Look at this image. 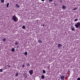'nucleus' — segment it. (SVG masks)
<instances>
[{
    "instance_id": "1",
    "label": "nucleus",
    "mask_w": 80,
    "mask_h": 80,
    "mask_svg": "<svg viewBox=\"0 0 80 80\" xmlns=\"http://www.w3.org/2000/svg\"><path fill=\"white\" fill-rule=\"evenodd\" d=\"M12 20L14 21V22H18V18L16 17V16L15 15H13L12 17Z\"/></svg>"
},
{
    "instance_id": "2",
    "label": "nucleus",
    "mask_w": 80,
    "mask_h": 80,
    "mask_svg": "<svg viewBox=\"0 0 80 80\" xmlns=\"http://www.w3.org/2000/svg\"><path fill=\"white\" fill-rule=\"evenodd\" d=\"M75 26L77 28H78V27L79 28H80V22H78L77 24L75 25Z\"/></svg>"
},
{
    "instance_id": "3",
    "label": "nucleus",
    "mask_w": 80,
    "mask_h": 80,
    "mask_svg": "<svg viewBox=\"0 0 80 80\" xmlns=\"http://www.w3.org/2000/svg\"><path fill=\"white\" fill-rule=\"evenodd\" d=\"M29 73L30 75H32L33 73V71L32 70H30L29 71Z\"/></svg>"
},
{
    "instance_id": "4",
    "label": "nucleus",
    "mask_w": 80,
    "mask_h": 80,
    "mask_svg": "<svg viewBox=\"0 0 80 80\" xmlns=\"http://www.w3.org/2000/svg\"><path fill=\"white\" fill-rule=\"evenodd\" d=\"M65 78V76L64 75H62V76H61V79H62V80H64V79Z\"/></svg>"
},
{
    "instance_id": "5",
    "label": "nucleus",
    "mask_w": 80,
    "mask_h": 80,
    "mask_svg": "<svg viewBox=\"0 0 80 80\" xmlns=\"http://www.w3.org/2000/svg\"><path fill=\"white\" fill-rule=\"evenodd\" d=\"M23 77H24V78H27V74L26 73H25L24 74H23Z\"/></svg>"
},
{
    "instance_id": "6",
    "label": "nucleus",
    "mask_w": 80,
    "mask_h": 80,
    "mask_svg": "<svg viewBox=\"0 0 80 80\" xmlns=\"http://www.w3.org/2000/svg\"><path fill=\"white\" fill-rule=\"evenodd\" d=\"M62 47V45L61 44H59L58 45V47L60 48V47Z\"/></svg>"
},
{
    "instance_id": "7",
    "label": "nucleus",
    "mask_w": 80,
    "mask_h": 80,
    "mask_svg": "<svg viewBox=\"0 0 80 80\" xmlns=\"http://www.w3.org/2000/svg\"><path fill=\"white\" fill-rule=\"evenodd\" d=\"M38 42L39 43H42V39H40L38 40Z\"/></svg>"
},
{
    "instance_id": "8",
    "label": "nucleus",
    "mask_w": 80,
    "mask_h": 80,
    "mask_svg": "<svg viewBox=\"0 0 80 80\" xmlns=\"http://www.w3.org/2000/svg\"><path fill=\"white\" fill-rule=\"evenodd\" d=\"M16 7L17 8H20V6L17 4H16Z\"/></svg>"
},
{
    "instance_id": "9",
    "label": "nucleus",
    "mask_w": 80,
    "mask_h": 80,
    "mask_svg": "<svg viewBox=\"0 0 80 80\" xmlns=\"http://www.w3.org/2000/svg\"><path fill=\"white\" fill-rule=\"evenodd\" d=\"M18 44H19V42H15V45H18Z\"/></svg>"
},
{
    "instance_id": "10",
    "label": "nucleus",
    "mask_w": 80,
    "mask_h": 80,
    "mask_svg": "<svg viewBox=\"0 0 80 80\" xmlns=\"http://www.w3.org/2000/svg\"><path fill=\"white\" fill-rule=\"evenodd\" d=\"M41 78H42V79H44V78H45V76H44V75H42Z\"/></svg>"
},
{
    "instance_id": "11",
    "label": "nucleus",
    "mask_w": 80,
    "mask_h": 80,
    "mask_svg": "<svg viewBox=\"0 0 80 80\" xmlns=\"http://www.w3.org/2000/svg\"><path fill=\"white\" fill-rule=\"evenodd\" d=\"M24 54L25 55H27V54H28V52H27L26 51L25 52Z\"/></svg>"
},
{
    "instance_id": "12",
    "label": "nucleus",
    "mask_w": 80,
    "mask_h": 80,
    "mask_svg": "<svg viewBox=\"0 0 80 80\" xmlns=\"http://www.w3.org/2000/svg\"><path fill=\"white\" fill-rule=\"evenodd\" d=\"M11 50L12 52H15V49L14 48H12V49Z\"/></svg>"
},
{
    "instance_id": "13",
    "label": "nucleus",
    "mask_w": 80,
    "mask_h": 80,
    "mask_svg": "<svg viewBox=\"0 0 80 80\" xmlns=\"http://www.w3.org/2000/svg\"><path fill=\"white\" fill-rule=\"evenodd\" d=\"M72 31H74V30H75V28H73V27H72Z\"/></svg>"
},
{
    "instance_id": "14",
    "label": "nucleus",
    "mask_w": 80,
    "mask_h": 80,
    "mask_svg": "<svg viewBox=\"0 0 80 80\" xmlns=\"http://www.w3.org/2000/svg\"><path fill=\"white\" fill-rule=\"evenodd\" d=\"M62 8L63 9H66V8H65V6H63Z\"/></svg>"
},
{
    "instance_id": "15",
    "label": "nucleus",
    "mask_w": 80,
    "mask_h": 80,
    "mask_svg": "<svg viewBox=\"0 0 80 80\" xmlns=\"http://www.w3.org/2000/svg\"><path fill=\"white\" fill-rule=\"evenodd\" d=\"M9 5V3H8L7 5H6V6H7V8H8V6Z\"/></svg>"
},
{
    "instance_id": "16",
    "label": "nucleus",
    "mask_w": 80,
    "mask_h": 80,
    "mask_svg": "<svg viewBox=\"0 0 80 80\" xmlns=\"http://www.w3.org/2000/svg\"><path fill=\"white\" fill-rule=\"evenodd\" d=\"M2 3H4L5 2V0H1Z\"/></svg>"
},
{
    "instance_id": "17",
    "label": "nucleus",
    "mask_w": 80,
    "mask_h": 80,
    "mask_svg": "<svg viewBox=\"0 0 80 80\" xmlns=\"http://www.w3.org/2000/svg\"><path fill=\"white\" fill-rule=\"evenodd\" d=\"M2 40L3 42H5V41H6V38H4L2 39Z\"/></svg>"
},
{
    "instance_id": "18",
    "label": "nucleus",
    "mask_w": 80,
    "mask_h": 80,
    "mask_svg": "<svg viewBox=\"0 0 80 80\" xmlns=\"http://www.w3.org/2000/svg\"><path fill=\"white\" fill-rule=\"evenodd\" d=\"M22 28L23 29H25V25H23L22 26Z\"/></svg>"
},
{
    "instance_id": "19",
    "label": "nucleus",
    "mask_w": 80,
    "mask_h": 80,
    "mask_svg": "<svg viewBox=\"0 0 80 80\" xmlns=\"http://www.w3.org/2000/svg\"><path fill=\"white\" fill-rule=\"evenodd\" d=\"M0 72H3V69H0Z\"/></svg>"
},
{
    "instance_id": "20",
    "label": "nucleus",
    "mask_w": 80,
    "mask_h": 80,
    "mask_svg": "<svg viewBox=\"0 0 80 80\" xmlns=\"http://www.w3.org/2000/svg\"><path fill=\"white\" fill-rule=\"evenodd\" d=\"M43 73H46V71H45V70H43Z\"/></svg>"
},
{
    "instance_id": "21",
    "label": "nucleus",
    "mask_w": 80,
    "mask_h": 80,
    "mask_svg": "<svg viewBox=\"0 0 80 80\" xmlns=\"http://www.w3.org/2000/svg\"><path fill=\"white\" fill-rule=\"evenodd\" d=\"M58 1L59 2H60V3H62V0H58Z\"/></svg>"
},
{
    "instance_id": "22",
    "label": "nucleus",
    "mask_w": 80,
    "mask_h": 80,
    "mask_svg": "<svg viewBox=\"0 0 80 80\" xmlns=\"http://www.w3.org/2000/svg\"><path fill=\"white\" fill-rule=\"evenodd\" d=\"M78 19H76L74 20V21L75 22H77V21H78Z\"/></svg>"
},
{
    "instance_id": "23",
    "label": "nucleus",
    "mask_w": 80,
    "mask_h": 80,
    "mask_svg": "<svg viewBox=\"0 0 80 80\" xmlns=\"http://www.w3.org/2000/svg\"><path fill=\"white\" fill-rule=\"evenodd\" d=\"M18 73H17L16 74V77H17V76H18Z\"/></svg>"
},
{
    "instance_id": "24",
    "label": "nucleus",
    "mask_w": 80,
    "mask_h": 80,
    "mask_svg": "<svg viewBox=\"0 0 80 80\" xmlns=\"http://www.w3.org/2000/svg\"><path fill=\"white\" fill-rule=\"evenodd\" d=\"M49 2H52L53 0H49Z\"/></svg>"
},
{
    "instance_id": "25",
    "label": "nucleus",
    "mask_w": 80,
    "mask_h": 80,
    "mask_svg": "<svg viewBox=\"0 0 80 80\" xmlns=\"http://www.w3.org/2000/svg\"><path fill=\"white\" fill-rule=\"evenodd\" d=\"M77 9V8H75L73 9V10H76Z\"/></svg>"
},
{
    "instance_id": "26",
    "label": "nucleus",
    "mask_w": 80,
    "mask_h": 80,
    "mask_svg": "<svg viewBox=\"0 0 80 80\" xmlns=\"http://www.w3.org/2000/svg\"><path fill=\"white\" fill-rule=\"evenodd\" d=\"M27 66H30V63H28L27 64Z\"/></svg>"
},
{
    "instance_id": "27",
    "label": "nucleus",
    "mask_w": 80,
    "mask_h": 80,
    "mask_svg": "<svg viewBox=\"0 0 80 80\" xmlns=\"http://www.w3.org/2000/svg\"><path fill=\"white\" fill-rule=\"evenodd\" d=\"M22 67H23V68L24 67H25V65H22Z\"/></svg>"
},
{
    "instance_id": "28",
    "label": "nucleus",
    "mask_w": 80,
    "mask_h": 80,
    "mask_svg": "<svg viewBox=\"0 0 80 80\" xmlns=\"http://www.w3.org/2000/svg\"><path fill=\"white\" fill-rule=\"evenodd\" d=\"M77 80H80V78H78Z\"/></svg>"
},
{
    "instance_id": "29",
    "label": "nucleus",
    "mask_w": 80,
    "mask_h": 80,
    "mask_svg": "<svg viewBox=\"0 0 80 80\" xmlns=\"http://www.w3.org/2000/svg\"><path fill=\"white\" fill-rule=\"evenodd\" d=\"M58 5V4H57V3H56L54 5L56 6V5Z\"/></svg>"
},
{
    "instance_id": "30",
    "label": "nucleus",
    "mask_w": 80,
    "mask_h": 80,
    "mask_svg": "<svg viewBox=\"0 0 80 80\" xmlns=\"http://www.w3.org/2000/svg\"><path fill=\"white\" fill-rule=\"evenodd\" d=\"M11 67V66H10V65L8 66V67H9V68H10V67Z\"/></svg>"
},
{
    "instance_id": "31",
    "label": "nucleus",
    "mask_w": 80,
    "mask_h": 80,
    "mask_svg": "<svg viewBox=\"0 0 80 80\" xmlns=\"http://www.w3.org/2000/svg\"><path fill=\"white\" fill-rule=\"evenodd\" d=\"M42 26L43 27H45V24H42Z\"/></svg>"
},
{
    "instance_id": "32",
    "label": "nucleus",
    "mask_w": 80,
    "mask_h": 80,
    "mask_svg": "<svg viewBox=\"0 0 80 80\" xmlns=\"http://www.w3.org/2000/svg\"><path fill=\"white\" fill-rule=\"evenodd\" d=\"M41 1H42V2H44V1H45L44 0H41Z\"/></svg>"
},
{
    "instance_id": "33",
    "label": "nucleus",
    "mask_w": 80,
    "mask_h": 80,
    "mask_svg": "<svg viewBox=\"0 0 80 80\" xmlns=\"http://www.w3.org/2000/svg\"><path fill=\"white\" fill-rule=\"evenodd\" d=\"M41 26H43V25L41 24Z\"/></svg>"
},
{
    "instance_id": "34",
    "label": "nucleus",
    "mask_w": 80,
    "mask_h": 80,
    "mask_svg": "<svg viewBox=\"0 0 80 80\" xmlns=\"http://www.w3.org/2000/svg\"><path fill=\"white\" fill-rule=\"evenodd\" d=\"M17 47H18H18H19L18 46H17Z\"/></svg>"
}]
</instances>
